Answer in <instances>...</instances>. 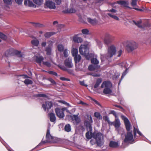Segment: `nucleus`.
Here are the masks:
<instances>
[{
  "label": "nucleus",
  "instance_id": "nucleus-14",
  "mask_svg": "<svg viewBox=\"0 0 151 151\" xmlns=\"http://www.w3.org/2000/svg\"><path fill=\"white\" fill-rule=\"evenodd\" d=\"M24 4L25 5L29 7L35 8L36 6V5L30 0H25L24 2Z\"/></svg>",
  "mask_w": 151,
  "mask_h": 151
},
{
  "label": "nucleus",
  "instance_id": "nucleus-41",
  "mask_svg": "<svg viewBox=\"0 0 151 151\" xmlns=\"http://www.w3.org/2000/svg\"><path fill=\"white\" fill-rule=\"evenodd\" d=\"M33 2L36 4L40 5L43 2V0H33Z\"/></svg>",
  "mask_w": 151,
  "mask_h": 151
},
{
  "label": "nucleus",
  "instance_id": "nucleus-8",
  "mask_svg": "<svg viewBox=\"0 0 151 151\" xmlns=\"http://www.w3.org/2000/svg\"><path fill=\"white\" fill-rule=\"evenodd\" d=\"M45 8L50 9H55L56 6L54 2L52 0H48L45 1Z\"/></svg>",
  "mask_w": 151,
  "mask_h": 151
},
{
  "label": "nucleus",
  "instance_id": "nucleus-39",
  "mask_svg": "<svg viewBox=\"0 0 151 151\" xmlns=\"http://www.w3.org/2000/svg\"><path fill=\"white\" fill-rule=\"evenodd\" d=\"M24 83L26 85L32 84L33 83L32 81L29 79H26L24 81Z\"/></svg>",
  "mask_w": 151,
  "mask_h": 151
},
{
  "label": "nucleus",
  "instance_id": "nucleus-45",
  "mask_svg": "<svg viewBox=\"0 0 151 151\" xmlns=\"http://www.w3.org/2000/svg\"><path fill=\"white\" fill-rule=\"evenodd\" d=\"M42 63L44 65L48 67H50L51 66V64L48 61H43Z\"/></svg>",
  "mask_w": 151,
  "mask_h": 151
},
{
  "label": "nucleus",
  "instance_id": "nucleus-31",
  "mask_svg": "<svg viewBox=\"0 0 151 151\" xmlns=\"http://www.w3.org/2000/svg\"><path fill=\"white\" fill-rule=\"evenodd\" d=\"M55 34V33L53 32H47L44 35V36L46 38H48Z\"/></svg>",
  "mask_w": 151,
  "mask_h": 151
},
{
  "label": "nucleus",
  "instance_id": "nucleus-23",
  "mask_svg": "<svg viewBox=\"0 0 151 151\" xmlns=\"http://www.w3.org/2000/svg\"><path fill=\"white\" fill-rule=\"evenodd\" d=\"M72 119L76 124H77L80 122V119L78 116L73 115L72 117Z\"/></svg>",
  "mask_w": 151,
  "mask_h": 151
},
{
  "label": "nucleus",
  "instance_id": "nucleus-49",
  "mask_svg": "<svg viewBox=\"0 0 151 151\" xmlns=\"http://www.w3.org/2000/svg\"><path fill=\"white\" fill-rule=\"evenodd\" d=\"M63 55L65 57H67L68 56V50L67 48H65L63 51Z\"/></svg>",
  "mask_w": 151,
  "mask_h": 151
},
{
  "label": "nucleus",
  "instance_id": "nucleus-21",
  "mask_svg": "<svg viewBox=\"0 0 151 151\" xmlns=\"http://www.w3.org/2000/svg\"><path fill=\"white\" fill-rule=\"evenodd\" d=\"M118 143L116 142L111 141L110 142L109 146L112 148H116L118 147Z\"/></svg>",
  "mask_w": 151,
  "mask_h": 151
},
{
  "label": "nucleus",
  "instance_id": "nucleus-26",
  "mask_svg": "<svg viewBox=\"0 0 151 151\" xmlns=\"http://www.w3.org/2000/svg\"><path fill=\"white\" fill-rule=\"evenodd\" d=\"M49 116L50 118V120L51 122H54L56 120V117L54 114L53 113H50L49 114Z\"/></svg>",
  "mask_w": 151,
  "mask_h": 151
},
{
  "label": "nucleus",
  "instance_id": "nucleus-25",
  "mask_svg": "<svg viewBox=\"0 0 151 151\" xmlns=\"http://www.w3.org/2000/svg\"><path fill=\"white\" fill-rule=\"evenodd\" d=\"M44 59L43 57L42 56H37L36 57V60L37 63L40 65L42 62L43 60Z\"/></svg>",
  "mask_w": 151,
  "mask_h": 151
},
{
  "label": "nucleus",
  "instance_id": "nucleus-22",
  "mask_svg": "<svg viewBox=\"0 0 151 151\" xmlns=\"http://www.w3.org/2000/svg\"><path fill=\"white\" fill-rule=\"evenodd\" d=\"M99 61L98 60L95 58V72L100 71V66L98 65Z\"/></svg>",
  "mask_w": 151,
  "mask_h": 151
},
{
  "label": "nucleus",
  "instance_id": "nucleus-35",
  "mask_svg": "<svg viewBox=\"0 0 151 151\" xmlns=\"http://www.w3.org/2000/svg\"><path fill=\"white\" fill-rule=\"evenodd\" d=\"M70 125L69 124L66 125L65 127V130L67 132H69L71 131Z\"/></svg>",
  "mask_w": 151,
  "mask_h": 151
},
{
  "label": "nucleus",
  "instance_id": "nucleus-1",
  "mask_svg": "<svg viewBox=\"0 0 151 151\" xmlns=\"http://www.w3.org/2000/svg\"><path fill=\"white\" fill-rule=\"evenodd\" d=\"M90 120L89 121H86L84 122V125L86 126L88 132L86 133V136L87 139H90L94 138V132H92V127L91 123L92 122V118L91 116L89 117Z\"/></svg>",
  "mask_w": 151,
  "mask_h": 151
},
{
  "label": "nucleus",
  "instance_id": "nucleus-4",
  "mask_svg": "<svg viewBox=\"0 0 151 151\" xmlns=\"http://www.w3.org/2000/svg\"><path fill=\"white\" fill-rule=\"evenodd\" d=\"M116 47L114 45H111L109 47L108 49V52L106 56L107 59L111 58L116 54Z\"/></svg>",
  "mask_w": 151,
  "mask_h": 151
},
{
  "label": "nucleus",
  "instance_id": "nucleus-15",
  "mask_svg": "<svg viewBox=\"0 0 151 151\" xmlns=\"http://www.w3.org/2000/svg\"><path fill=\"white\" fill-rule=\"evenodd\" d=\"M57 116L60 118H63L64 116L63 112L61 109L57 108L55 109Z\"/></svg>",
  "mask_w": 151,
  "mask_h": 151
},
{
  "label": "nucleus",
  "instance_id": "nucleus-16",
  "mask_svg": "<svg viewBox=\"0 0 151 151\" xmlns=\"http://www.w3.org/2000/svg\"><path fill=\"white\" fill-rule=\"evenodd\" d=\"M120 122L118 119H116L114 122H111L110 125H113L116 128H118L120 125Z\"/></svg>",
  "mask_w": 151,
  "mask_h": 151
},
{
  "label": "nucleus",
  "instance_id": "nucleus-13",
  "mask_svg": "<svg viewBox=\"0 0 151 151\" xmlns=\"http://www.w3.org/2000/svg\"><path fill=\"white\" fill-rule=\"evenodd\" d=\"M86 59L87 60H91V62L92 63H94V54L91 53H89V51L88 53L86 55H84Z\"/></svg>",
  "mask_w": 151,
  "mask_h": 151
},
{
  "label": "nucleus",
  "instance_id": "nucleus-32",
  "mask_svg": "<svg viewBox=\"0 0 151 151\" xmlns=\"http://www.w3.org/2000/svg\"><path fill=\"white\" fill-rule=\"evenodd\" d=\"M72 53L73 56L74 57L78 55V50L77 49L73 48L72 50Z\"/></svg>",
  "mask_w": 151,
  "mask_h": 151
},
{
  "label": "nucleus",
  "instance_id": "nucleus-12",
  "mask_svg": "<svg viewBox=\"0 0 151 151\" xmlns=\"http://www.w3.org/2000/svg\"><path fill=\"white\" fill-rule=\"evenodd\" d=\"M52 106V104L51 102L47 101L46 102L45 104H43L42 107L45 111H46V109L48 110L50 109Z\"/></svg>",
  "mask_w": 151,
  "mask_h": 151
},
{
  "label": "nucleus",
  "instance_id": "nucleus-60",
  "mask_svg": "<svg viewBox=\"0 0 151 151\" xmlns=\"http://www.w3.org/2000/svg\"><path fill=\"white\" fill-rule=\"evenodd\" d=\"M143 26L144 27H149L150 24L148 22H147L143 23Z\"/></svg>",
  "mask_w": 151,
  "mask_h": 151
},
{
  "label": "nucleus",
  "instance_id": "nucleus-27",
  "mask_svg": "<svg viewBox=\"0 0 151 151\" xmlns=\"http://www.w3.org/2000/svg\"><path fill=\"white\" fill-rule=\"evenodd\" d=\"M104 0H95V7L99 6L103 3Z\"/></svg>",
  "mask_w": 151,
  "mask_h": 151
},
{
  "label": "nucleus",
  "instance_id": "nucleus-2",
  "mask_svg": "<svg viewBox=\"0 0 151 151\" xmlns=\"http://www.w3.org/2000/svg\"><path fill=\"white\" fill-rule=\"evenodd\" d=\"M46 141H42L41 142L38 144L37 147L42 145L43 144L47 142H57L58 141V139L55 137L52 136L50 134V130L48 129L47 132L46 136Z\"/></svg>",
  "mask_w": 151,
  "mask_h": 151
},
{
  "label": "nucleus",
  "instance_id": "nucleus-57",
  "mask_svg": "<svg viewBox=\"0 0 151 151\" xmlns=\"http://www.w3.org/2000/svg\"><path fill=\"white\" fill-rule=\"evenodd\" d=\"M4 3L6 5H10L12 4L11 0H3Z\"/></svg>",
  "mask_w": 151,
  "mask_h": 151
},
{
  "label": "nucleus",
  "instance_id": "nucleus-47",
  "mask_svg": "<svg viewBox=\"0 0 151 151\" xmlns=\"http://www.w3.org/2000/svg\"><path fill=\"white\" fill-rule=\"evenodd\" d=\"M66 71H67L68 73L70 75H74V71L73 70L67 68Z\"/></svg>",
  "mask_w": 151,
  "mask_h": 151
},
{
  "label": "nucleus",
  "instance_id": "nucleus-33",
  "mask_svg": "<svg viewBox=\"0 0 151 151\" xmlns=\"http://www.w3.org/2000/svg\"><path fill=\"white\" fill-rule=\"evenodd\" d=\"M31 42L33 45L36 46H38L39 43V40H33L31 41Z\"/></svg>",
  "mask_w": 151,
  "mask_h": 151
},
{
  "label": "nucleus",
  "instance_id": "nucleus-29",
  "mask_svg": "<svg viewBox=\"0 0 151 151\" xmlns=\"http://www.w3.org/2000/svg\"><path fill=\"white\" fill-rule=\"evenodd\" d=\"M74 57L75 63L79 62L81 59V57L80 55H77Z\"/></svg>",
  "mask_w": 151,
  "mask_h": 151
},
{
  "label": "nucleus",
  "instance_id": "nucleus-46",
  "mask_svg": "<svg viewBox=\"0 0 151 151\" xmlns=\"http://www.w3.org/2000/svg\"><path fill=\"white\" fill-rule=\"evenodd\" d=\"M87 20L88 22L90 24L93 25L94 23V21L90 18H87Z\"/></svg>",
  "mask_w": 151,
  "mask_h": 151
},
{
  "label": "nucleus",
  "instance_id": "nucleus-34",
  "mask_svg": "<svg viewBox=\"0 0 151 151\" xmlns=\"http://www.w3.org/2000/svg\"><path fill=\"white\" fill-rule=\"evenodd\" d=\"M81 65L78 63H75V70L77 71H81L82 68L80 67Z\"/></svg>",
  "mask_w": 151,
  "mask_h": 151
},
{
  "label": "nucleus",
  "instance_id": "nucleus-55",
  "mask_svg": "<svg viewBox=\"0 0 151 151\" xmlns=\"http://www.w3.org/2000/svg\"><path fill=\"white\" fill-rule=\"evenodd\" d=\"M58 67L62 70L66 71L67 70V68L63 65H58Z\"/></svg>",
  "mask_w": 151,
  "mask_h": 151
},
{
  "label": "nucleus",
  "instance_id": "nucleus-61",
  "mask_svg": "<svg viewBox=\"0 0 151 151\" xmlns=\"http://www.w3.org/2000/svg\"><path fill=\"white\" fill-rule=\"evenodd\" d=\"M54 42H53L51 40H49L48 42V46L47 47H51L52 46Z\"/></svg>",
  "mask_w": 151,
  "mask_h": 151
},
{
  "label": "nucleus",
  "instance_id": "nucleus-42",
  "mask_svg": "<svg viewBox=\"0 0 151 151\" xmlns=\"http://www.w3.org/2000/svg\"><path fill=\"white\" fill-rule=\"evenodd\" d=\"M125 3V1H117L116 2H115L114 3H113L111 4V5L112 6H113L115 4H119L123 5V4H124V3Z\"/></svg>",
  "mask_w": 151,
  "mask_h": 151
},
{
  "label": "nucleus",
  "instance_id": "nucleus-54",
  "mask_svg": "<svg viewBox=\"0 0 151 151\" xmlns=\"http://www.w3.org/2000/svg\"><path fill=\"white\" fill-rule=\"evenodd\" d=\"M138 0H132L131 5L134 7L137 5V3Z\"/></svg>",
  "mask_w": 151,
  "mask_h": 151
},
{
  "label": "nucleus",
  "instance_id": "nucleus-40",
  "mask_svg": "<svg viewBox=\"0 0 151 151\" xmlns=\"http://www.w3.org/2000/svg\"><path fill=\"white\" fill-rule=\"evenodd\" d=\"M95 117L96 118L99 120L102 119V116L99 112H95Z\"/></svg>",
  "mask_w": 151,
  "mask_h": 151
},
{
  "label": "nucleus",
  "instance_id": "nucleus-20",
  "mask_svg": "<svg viewBox=\"0 0 151 151\" xmlns=\"http://www.w3.org/2000/svg\"><path fill=\"white\" fill-rule=\"evenodd\" d=\"M14 52V50L11 48L7 50L5 52V55L6 57H8L12 55Z\"/></svg>",
  "mask_w": 151,
  "mask_h": 151
},
{
  "label": "nucleus",
  "instance_id": "nucleus-52",
  "mask_svg": "<svg viewBox=\"0 0 151 151\" xmlns=\"http://www.w3.org/2000/svg\"><path fill=\"white\" fill-rule=\"evenodd\" d=\"M88 69L89 70L92 71L94 70V65H91L88 67Z\"/></svg>",
  "mask_w": 151,
  "mask_h": 151
},
{
  "label": "nucleus",
  "instance_id": "nucleus-38",
  "mask_svg": "<svg viewBox=\"0 0 151 151\" xmlns=\"http://www.w3.org/2000/svg\"><path fill=\"white\" fill-rule=\"evenodd\" d=\"M127 70H128L127 68H126L125 70L123 72L122 74V76L121 77V79L119 82L118 85H119L120 83L121 80L122 79L124 78V76H125V75L127 74Z\"/></svg>",
  "mask_w": 151,
  "mask_h": 151
},
{
  "label": "nucleus",
  "instance_id": "nucleus-59",
  "mask_svg": "<svg viewBox=\"0 0 151 151\" xmlns=\"http://www.w3.org/2000/svg\"><path fill=\"white\" fill-rule=\"evenodd\" d=\"M16 54L19 57L22 56V53L21 52L17 51L16 52Z\"/></svg>",
  "mask_w": 151,
  "mask_h": 151
},
{
  "label": "nucleus",
  "instance_id": "nucleus-50",
  "mask_svg": "<svg viewBox=\"0 0 151 151\" xmlns=\"http://www.w3.org/2000/svg\"><path fill=\"white\" fill-rule=\"evenodd\" d=\"M105 121H106L108 124L110 125V124L111 122L109 120V118H108V116H104L103 117Z\"/></svg>",
  "mask_w": 151,
  "mask_h": 151
},
{
  "label": "nucleus",
  "instance_id": "nucleus-63",
  "mask_svg": "<svg viewBox=\"0 0 151 151\" xmlns=\"http://www.w3.org/2000/svg\"><path fill=\"white\" fill-rule=\"evenodd\" d=\"M57 5H60L62 2V0H54Z\"/></svg>",
  "mask_w": 151,
  "mask_h": 151
},
{
  "label": "nucleus",
  "instance_id": "nucleus-62",
  "mask_svg": "<svg viewBox=\"0 0 151 151\" xmlns=\"http://www.w3.org/2000/svg\"><path fill=\"white\" fill-rule=\"evenodd\" d=\"M19 76L20 77L23 78H30L29 76L26 75H20Z\"/></svg>",
  "mask_w": 151,
  "mask_h": 151
},
{
  "label": "nucleus",
  "instance_id": "nucleus-24",
  "mask_svg": "<svg viewBox=\"0 0 151 151\" xmlns=\"http://www.w3.org/2000/svg\"><path fill=\"white\" fill-rule=\"evenodd\" d=\"M111 87L105 88L103 90V93L105 94H109L112 92V91L111 89Z\"/></svg>",
  "mask_w": 151,
  "mask_h": 151
},
{
  "label": "nucleus",
  "instance_id": "nucleus-64",
  "mask_svg": "<svg viewBox=\"0 0 151 151\" xmlns=\"http://www.w3.org/2000/svg\"><path fill=\"white\" fill-rule=\"evenodd\" d=\"M37 97H47V96L45 94H38L36 95Z\"/></svg>",
  "mask_w": 151,
  "mask_h": 151
},
{
  "label": "nucleus",
  "instance_id": "nucleus-5",
  "mask_svg": "<svg viewBox=\"0 0 151 151\" xmlns=\"http://www.w3.org/2000/svg\"><path fill=\"white\" fill-rule=\"evenodd\" d=\"M127 45L126 46V49L129 52H132L137 47L136 43L134 42L127 41Z\"/></svg>",
  "mask_w": 151,
  "mask_h": 151
},
{
  "label": "nucleus",
  "instance_id": "nucleus-17",
  "mask_svg": "<svg viewBox=\"0 0 151 151\" xmlns=\"http://www.w3.org/2000/svg\"><path fill=\"white\" fill-rule=\"evenodd\" d=\"M112 84L109 81H105L103 82L101 86L102 88L106 87H111Z\"/></svg>",
  "mask_w": 151,
  "mask_h": 151
},
{
  "label": "nucleus",
  "instance_id": "nucleus-30",
  "mask_svg": "<svg viewBox=\"0 0 151 151\" xmlns=\"http://www.w3.org/2000/svg\"><path fill=\"white\" fill-rule=\"evenodd\" d=\"M57 48L58 51L60 52H63L65 49L63 45L61 44L58 45Z\"/></svg>",
  "mask_w": 151,
  "mask_h": 151
},
{
  "label": "nucleus",
  "instance_id": "nucleus-28",
  "mask_svg": "<svg viewBox=\"0 0 151 151\" xmlns=\"http://www.w3.org/2000/svg\"><path fill=\"white\" fill-rule=\"evenodd\" d=\"M32 24L33 26L36 27L42 28L44 27L43 24L38 23L32 22Z\"/></svg>",
  "mask_w": 151,
  "mask_h": 151
},
{
  "label": "nucleus",
  "instance_id": "nucleus-7",
  "mask_svg": "<svg viewBox=\"0 0 151 151\" xmlns=\"http://www.w3.org/2000/svg\"><path fill=\"white\" fill-rule=\"evenodd\" d=\"M115 37L108 33H106L104 35V41L105 43L109 45L114 40Z\"/></svg>",
  "mask_w": 151,
  "mask_h": 151
},
{
  "label": "nucleus",
  "instance_id": "nucleus-58",
  "mask_svg": "<svg viewBox=\"0 0 151 151\" xmlns=\"http://www.w3.org/2000/svg\"><path fill=\"white\" fill-rule=\"evenodd\" d=\"M96 42L97 43V45L99 46V47L100 48H101L102 44L101 42L99 40H96Z\"/></svg>",
  "mask_w": 151,
  "mask_h": 151
},
{
  "label": "nucleus",
  "instance_id": "nucleus-9",
  "mask_svg": "<svg viewBox=\"0 0 151 151\" xmlns=\"http://www.w3.org/2000/svg\"><path fill=\"white\" fill-rule=\"evenodd\" d=\"M88 49L86 45H81L79 47V52L83 55H84L88 53Z\"/></svg>",
  "mask_w": 151,
  "mask_h": 151
},
{
  "label": "nucleus",
  "instance_id": "nucleus-18",
  "mask_svg": "<svg viewBox=\"0 0 151 151\" xmlns=\"http://www.w3.org/2000/svg\"><path fill=\"white\" fill-rule=\"evenodd\" d=\"M79 34H78L77 35L75 36L73 38V41L76 42L77 43H81L83 41L82 38L80 37H78V35Z\"/></svg>",
  "mask_w": 151,
  "mask_h": 151
},
{
  "label": "nucleus",
  "instance_id": "nucleus-56",
  "mask_svg": "<svg viewBox=\"0 0 151 151\" xmlns=\"http://www.w3.org/2000/svg\"><path fill=\"white\" fill-rule=\"evenodd\" d=\"M133 22L138 27H141L140 24L142 23V22L141 21H139L137 22H136L134 21H133Z\"/></svg>",
  "mask_w": 151,
  "mask_h": 151
},
{
  "label": "nucleus",
  "instance_id": "nucleus-3",
  "mask_svg": "<svg viewBox=\"0 0 151 151\" xmlns=\"http://www.w3.org/2000/svg\"><path fill=\"white\" fill-rule=\"evenodd\" d=\"M95 144H96L98 147H103L104 145V140L103 134L101 132H98L95 134Z\"/></svg>",
  "mask_w": 151,
  "mask_h": 151
},
{
  "label": "nucleus",
  "instance_id": "nucleus-43",
  "mask_svg": "<svg viewBox=\"0 0 151 151\" xmlns=\"http://www.w3.org/2000/svg\"><path fill=\"white\" fill-rule=\"evenodd\" d=\"M107 14L110 17L116 20H118L119 19V18L117 16L115 15H112L110 13H108Z\"/></svg>",
  "mask_w": 151,
  "mask_h": 151
},
{
  "label": "nucleus",
  "instance_id": "nucleus-19",
  "mask_svg": "<svg viewBox=\"0 0 151 151\" xmlns=\"http://www.w3.org/2000/svg\"><path fill=\"white\" fill-rule=\"evenodd\" d=\"M64 12L65 13H75L76 10L73 7H70L65 9Z\"/></svg>",
  "mask_w": 151,
  "mask_h": 151
},
{
  "label": "nucleus",
  "instance_id": "nucleus-37",
  "mask_svg": "<svg viewBox=\"0 0 151 151\" xmlns=\"http://www.w3.org/2000/svg\"><path fill=\"white\" fill-rule=\"evenodd\" d=\"M127 70H128L127 68H126L125 70L123 72L122 74V76L121 77V79L119 82L118 85H119L120 83L121 80L122 79L124 78V76H125V75L127 74Z\"/></svg>",
  "mask_w": 151,
  "mask_h": 151
},
{
  "label": "nucleus",
  "instance_id": "nucleus-51",
  "mask_svg": "<svg viewBox=\"0 0 151 151\" xmlns=\"http://www.w3.org/2000/svg\"><path fill=\"white\" fill-rule=\"evenodd\" d=\"M82 33L84 35H87L88 34L89 31L86 29H83L81 31Z\"/></svg>",
  "mask_w": 151,
  "mask_h": 151
},
{
  "label": "nucleus",
  "instance_id": "nucleus-11",
  "mask_svg": "<svg viewBox=\"0 0 151 151\" xmlns=\"http://www.w3.org/2000/svg\"><path fill=\"white\" fill-rule=\"evenodd\" d=\"M65 65L69 68H72L73 66V64L72 62V58H68L66 59L65 62Z\"/></svg>",
  "mask_w": 151,
  "mask_h": 151
},
{
  "label": "nucleus",
  "instance_id": "nucleus-6",
  "mask_svg": "<svg viewBox=\"0 0 151 151\" xmlns=\"http://www.w3.org/2000/svg\"><path fill=\"white\" fill-rule=\"evenodd\" d=\"M134 140L132 131L127 132L126 134L125 135V138L124 139L125 143L130 142L131 144L133 143Z\"/></svg>",
  "mask_w": 151,
  "mask_h": 151
},
{
  "label": "nucleus",
  "instance_id": "nucleus-10",
  "mask_svg": "<svg viewBox=\"0 0 151 151\" xmlns=\"http://www.w3.org/2000/svg\"><path fill=\"white\" fill-rule=\"evenodd\" d=\"M122 118L124 121L126 128L127 132H130L131 124L128 119L124 116H122Z\"/></svg>",
  "mask_w": 151,
  "mask_h": 151
},
{
  "label": "nucleus",
  "instance_id": "nucleus-48",
  "mask_svg": "<svg viewBox=\"0 0 151 151\" xmlns=\"http://www.w3.org/2000/svg\"><path fill=\"white\" fill-rule=\"evenodd\" d=\"M0 38L6 40L7 39V37L3 33L0 32Z\"/></svg>",
  "mask_w": 151,
  "mask_h": 151
},
{
  "label": "nucleus",
  "instance_id": "nucleus-36",
  "mask_svg": "<svg viewBox=\"0 0 151 151\" xmlns=\"http://www.w3.org/2000/svg\"><path fill=\"white\" fill-rule=\"evenodd\" d=\"M101 78H98L97 79L96 81V84H95V88H97V87L99 86V85L101 83Z\"/></svg>",
  "mask_w": 151,
  "mask_h": 151
},
{
  "label": "nucleus",
  "instance_id": "nucleus-53",
  "mask_svg": "<svg viewBox=\"0 0 151 151\" xmlns=\"http://www.w3.org/2000/svg\"><path fill=\"white\" fill-rule=\"evenodd\" d=\"M47 80L50 82L52 84L54 85L56 84V82L51 78H47Z\"/></svg>",
  "mask_w": 151,
  "mask_h": 151
},
{
  "label": "nucleus",
  "instance_id": "nucleus-44",
  "mask_svg": "<svg viewBox=\"0 0 151 151\" xmlns=\"http://www.w3.org/2000/svg\"><path fill=\"white\" fill-rule=\"evenodd\" d=\"M46 51L47 52V55H50L51 54V47H47L46 49Z\"/></svg>",
  "mask_w": 151,
  "mask_h": 151
}]
</instances>
